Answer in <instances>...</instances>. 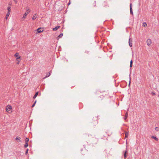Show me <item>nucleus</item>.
Listing matches in <instances>:
<instances>
[{
  "label": "nucleus",
  "mask_w": 159,
  "mask_h": 159,
  "mask_svg": "<svg viewBox=\"0 0 159 159\" xmlns=\"http://www.w3.org/2000/svg\"><path fill=\"white\" fill-rule=\"evenodd\" d=\"M90 141L91 143L93 145H95L97 143L98 140L95 137H93V138L91 139Z\"/></svg>",
  "instance_id": "1"
},
{
  "label": "nucleus",
  "mask_w": 159,
  "mask_h": 159,
  "mask_svg": "<svg viewBox=\"0 0 159 159\" xmlns=\"http://www.w3.org/2000/svg\"><path fill=\"white\" fill-rule=\"evenodd\" d=\"M146 43H147V45L148 46H150L151 45V43H152V41H151V39H148L147 40Z\"/></svg>",
  "instance_id": "2"
},
{
  "label": "nucleus",
  "mask_w": 159,
  "mask_h": 159,
  "mask_svg": "<svg viewBox=\"0 0 159 159\" xmlns=\"http://www.w3.org/2000/svg\"><path fill=\"white\" fill-rule=\"evenodd\" d=\"M15 57H16V59H20V60H21V57L19 56V53H16L15 54Z\"/></svg>",
  "instance_id": "3"
},
{
  "label": "nucleus",
  "mask_w": 159,
  "mask_h": 159,
  "mask_svg": "<svg viewBox=\"0 0 159 159\" xmlns=\"http://www.w3.org/2000/svg\"><path fill=\"white\" fill-rule=\"evenodd\" d=\"M11 106L9 105H8L7 106L6 110V111L8 112L11 109Z\"/></svg>",
  "instance_id": "4"
},
{
  "label": "nucleus",
  "mask_w": 159,
  "mask_h": 159,
  "mask_svg": "<svg viewBox=\"0 0 159 159\" xmlns=\"http://www.w3.org/2000/svg\"><path fill=\"white\" fill-rule=\"evenodd\" d=\"M20 139L21 138L19 136H17L16 138V140L18 142H21Z\"/></svg>",
  "instance_id": "5"
},
{
  "label": "nucleus",
  "mask_w": 159,
  "mask_h": 159,
  "mask_svg": "<svg viewBox=\"0 0 159 159\" xmlns=\"http://www.w3.org/2000/svg\"><path fill=\"white\" fill-rule=\"evenodd\" d=\"M37 31L38 33H40L42 32L43 30L41 28H39L37 30Z\"/></svg>",
  "instance_id": "6"
},
{
  "label": "nucleus",
  "mask_w": 159,
  "mask_h": 159,
  "mask_svg": "<svg viewBox=\"0 0 159 159\" xmlns=\"http://www.w3.org/2000/svg\"><path fill=\"white\" fill-rule=\"evenodd\" d=\"M60 27V26H56L55 28H53V31H56Z\"/></svg>",
  "instance_id": "7"
},
{
  "label": "nucleus",
  "mask_w": 159,
  "mask_h": 159,
  "mask_svg": "<svg viewBox=\"0 0 159 159\" xmlns=\"http://www.w3.org/2000/svg\"><path fill=\"white\" fill-rule=\"evenodd\" d=\"M86 152V151L85 149H82L81 151V153L82 154L84 155L85 154V153Z\"/></svg>",
  "instance_id": "8"
},
{
  "label": "nucleus",
  "mask_w": 159,
  "mask_h": 159,
  "mask_svg": "<svg viewBox=\"0 0 159 159\" xmlns=\"http://www.w3.org/2000/svg\"><path fill=\"white\" fill-rule=\"evenodd\" d=\"M132 42V40H131L129 38V45L130 47H131L132 45V43H131Z\"/></svg>",
  "instance_id": "9"
},
{
  "label": "nucleus",
  "mask_w": 159,
  "mask_h": 159,
  "mask_svg": "<svg viewBox=\"0 0 159 159\" xmlns=\"http://www.w3.org/2000/svg\"><path fill=\"white\" fill-rule=\"evenodd\" d=\"M37 15L36 14H34V15L33 16V17H32V19L33 20H34L36 19V18H37L36 16Z\"/></svg>",
  "instance_id": "10"
},
{
  "label": "nucleus",
  "mask_w": 159,
  "mask_h": 159,
  "mask_svg": "<svg viewBox=\"0 0 159 159\" xmlns=\"http://www.w3.org/2000/svg\"><path fill=\"white\" fill-rule=\"evenodd\" d=\"M38 92H36L35 93V94L33 98L34 99L35 98L38 96Z\"/></svg>",
  "instance_id": "11"
},
{
  "label": "nucleus",
  "mask_w": 159,
  "mask_h": 159,
  "mask_svg": "<svg viewBox=\"0 0 159 159\" xmlns=\"http://www.w3.org/2000/svg\"><path fill=\"white\" fill-rule=\"evenodd\" d=\"M151 138L152 139H154L155 140L157 141H158V139L156 137H155V136H153L151 137Z\"/></svg>",
  "instance_id": "12"
},
{
  "label": "nucleus",
  "mask_w": 159,
  "mask_h": 159,
  "mask_svg": "<svg viewBox=\"0 0 159 159\" xmlns=\"http://www.w3.org/2000/svg\"><path fill=\"white\" fill-rule=\"evenodd\" d=\"M29 13V12H25L23 15V18H25L26 17L27 15Z\"/></svg>",
  "instance_id": "13"
},
{
  "label": "nucleus",
  "mask_w": 159,
  "mask_h": 159,
  "mask_svg": "<svg viewBox=\"0 0 159 159\" xmlns=\"http://www.w3.org/2000/svg\"><path fill=\"white\" fill-rule=\"evenodd\" d=\"M10 13L9 12H7V14H6L5 18L6 19H7L8 18V17L9 16L10 14Z\"/></svg>",
  "instance_id": "14"
},
{
  "label": "nucleus",
  "mask_w": 159,
  "mask_h": 159,
  "mask_svg": "<svg viewBox=\"0 0 159 159\" xmlns=\"http://www.w3.org/2000/svg\"><path fill=\"white\" fill-rule=\"evenodd\" d=\"M128 113L127 112H126L125 114V117L124 118V120H126V119H127V118L128 117Z\"/></svg>",
  "instance_id": "15"
},
{
  "label": "nucleus",
  "mask_w": 159,
  "mask_h": 159,
  "mask_svg": "<svg viewBox=\"0 0 159 159\" xmlns=\"http://www.w3.org/2000/svg\"><path fill=\"white\" fill-rule=\"evenodd\" d=\"M128 134H129L128 132H126L125 133V138H127L128 137Z\"/></svg>",
  "instance_id": "16"
},
{
  "label": "nucleus",
  "mask_w": 159,
  "mask_h": 159,
  "mask_svg": "<svg viewBox=\"0 0 159 159\" xmlns=\"http://www.w3.org/2000/svg\"><path fill=\"white\" fill-rule=\"evenodd\" d=\"M7 10H8V11L7 12H9L10 13V11H11V7H8L7 8Z\"/></svg>",
  "instance_id": "17"
},
{
  "label": "nucleus",
  "mask_w": 159,
  "mask_h": 159,
  "mask_svg": "<svg viewBox=\"0 0 159 159\" xmlns=\"http://www.w3.org/2000/svg\"><path fill=\"white\" fill-rule=\"evenodd\" d=\"M143 25L144 27H146L147 26V25L146 22H144L143 23Z\"/></svg>",
  "instance_id": "18"
},
{
  "label": "nucleus",
  "mask_w": 159,
  "mask_h": 159,
  "mask_svg": "<svg viewBox=\"0 0 159 159\" xmlns=\"http://www.w3.org/2000/svg\"><path fill=\"white\" fill-rule=\"evenodd\" d=\"M29 140L28 138H26L25 139V143H28Z\"/></svg>",
  "instance_id": "19"
},
{
  "label": "nucleus",
  "mask_w": 159,
  "mask_h": 159,
  "mask_svg": "<svg viewBox=\"0 0 159 159\" xmlns=\"http://www.w3.org/2000/svg\"><path fill=\"white\" fill-rule=\"evenodd\" d=\"M28 146V143H25V144L24 145V147L25 148H26Z\"/></svg>",
  "instance_id": "20"
},
{
  "label": "nucleus",
  "mask_w": 159,
  "mask_h": 159,
  "mask_svg": "<svg viewBox=\"0 0 159 159\" xmlns=\"http://www.w3.org/2000/svg\"><path fill=\"white\" fill-rule=\"evenodd\" d=\"M130 14H131L132 15H133V11L132 10V9H130Z\"/></svg>",
  "instance_id": "21"
},
{
  "label": "nucleus",
  "mask_w": 159,
  "mask_h": 159,
  "mask_svg": "<svg viewBox=\"0 0 159 159\" xmlns=\"http://www.w3.org/2000/svg\"><path fill=\"white\" fill-rule=\"evenodd\" d=\"M63 33H61L58 36V37H59V38H61L62 36H63Z\"/></svg>",
  "instance_id": "22"
},
{
  "label": "nucleus",
  "mask_w": 159,
  "mask_h": 159,
  "mask_svg": "<svg viewBox=\"0 0 159 159\" xmlns=\"http://www.w3.org/2000/svg\"><path fill=\"white\" fill-rule=\"evenodd\" d=\"M93 6L94 7H95L96 6V2H95V1L93 2Z\"/></svg>",
  "instance_id": "23"
},
{
  "label": "nucleus",
  "mask_w": 159,
  "mask_h": 159,
  "mask_svg": "<svg viewBox=\"0 0 159 159\" xmlns=\"http://www.w3.org/2000/svg\"><path fill=\"white\" fill-rule=\"evenodd\" d=\"M36 101H35V102H34V103L32 106V107H33L34 106L36 103Z\"/></svg>",
  "instance_id": "24"
},
{
  "label": "nucleus",
  "mask_w": 159,
  "mask_h": 159,
  "mask_svg": "<svg viewBox=\"0 0 159 159\" xmlns=\"http://www.w3.org/2000/svg\"><path fill=\"white\" fill-rule=\"evenodd\" d=\"M50 75V73L48 75H47L45 77H44L43 79H45L47 77H49Z\"/></svg>",
  "instance_id": "25"
},
{
  "label": "nucleus",
  "mask_w": 159,
  "mask_h": 159,
  "mask_svg": "<svg viewBox=\"0 0 159 159\" xmlns=\"http://www.w3.org/2000/svg\"><path fill=\"white\" fill-rule=\"evenodd\" d=\"M155 130L157 131H159V128L157 127H155Z\"/></svg>",
  "instance_id": "26"
},
{
  "label": "nucleus",
  "mask_w": 159,
  "mask_h": 159,
  "mask_svg": "<svg viewBox=\"0 0 159 159\" xmlns=\"http://www.w3.org/2000/svg\"><path fill=\"white\" fill-rule=\"evenodd\" d=\"M126 151H125L124 154V157L125 158H126L127 157V156H126Z\"/></svg>",
  "instance_id": "27"
},
{
  "label": "nucleus",
  "mask_w": 159,
  "mask_h": 159,
  "mask_svg": "<svg viewBox=\"0 0 159 159\" xmlns=\"http://www.w3.org/2000/svg\"><path fill=\"white\" fill-rule=\"evenodd\" d=\"M28 150H29L28 149H27L26 151L25 152V154L26 155L28 153Z\"/></svg>",
  "instance_id": "28"
},
{
  "label": "nucleus",
  "mask_w": 159,
  "mask_h": 159,
  "mask_svg": "<svg viewBox=\"0 0 159 159\" xmlns=\"http://www.w3.org/2000/svg\"><path fill=\"white\" fill-rule=\"evenodd\" d=\"M132 3H130V5H129L130 9H132Z\"/></svg>",
  "instance_id": "29"
},
{
  "label": "nucleus",
  "mask_w": 159,
  "mask_h": 159,
  "mask_svg": "<svg viewBox=\"0 0 159 159\" xmlns=\"http://www.w3.org/2000/svg\"><path fill=\"white\" fill-rule=\"evenodd\" d=\"M27 11H28V12H30V10L29 9V8H27Z\"/></svg>",
  "instance_id": "30"
},
{
  "label": "nucleus",
  "mask_w": 159,
  "mask_h": 159,
  "mask_svg": "<svg viewBox=\"0 0 159 159\" xmlns=\"http://www.w3.org/2000/svg\"><path fill=\"white\" fill-rule=\"evenodd\" d=\"M20 61V60H17V63H16L17 64H19Z\"/></svg>",
  "instance_id": "31"
},
{
  "label": "nucleus",
  "mask_w": 159,
  "mask_h": 159,
  "mask_svg": "<svg viewBox=\"0 0 159 159\" xmlns=\"http://www.w3.org/2000/svg\"><path fill=\"white\" fill-rule=\"evenodd\" d=\"M84 52L85 53L88 54V53H89V52L88 51H85Z\"/></svg>",
  "instance_id": "32"
},
{
  "label": "nucleus",
  "mask_w": 159,
  "mask_h": 159,
  "mask_svg": "<svg viewBox=\"0 0 159 159\" xmlns=\"http://www.w3.org/2000/svg\"><path fill=\"white\" fill-rule=\"evenodd\" d=\"M13 0L15 3H17V0Z\"/></svg>",
  "instance_id": "33"
},
{
  "label": "nucleus",
  "mask_w": 159,
  "mask_h": 159,
  "mask_svg": "<svg viewBox=\"0 0 159 159\" xmlns=\"http://www.w3.org/2000/svg\"><path fill=\"white\" fill-rule=\"evenodd\" d=\"M151 94L152 95H155L156 94L154 92H152L151 93Z\"/></svg>",
  "instance_id": "34"
},
{
  "label": "nucleus",
  "mask_w": 159,
  "mask_h": 159,
  "mask_svg": "<svg viewBox=\"0 0 159 159\" xmlns=\"http://www.w3.org/2000/svg\"><path fill=\"white\" fill-rule=\"evenodd\" d=\"M133 61H132V60H131V61H130V64H133Z\"/></svg>",
  "instance_id": "35"
},
{
  "label": "nucleus",
  "mask_w": 159,
  "mask_h": 159,
  "mask_svg": "<svg viewBox=\"0 0 159 159\" xmlns=\"http://www.w3.org/2000/svg\"><path fill=\"white\" fill-rule=\"evenodd\" d=\"M130 80H129V86L130 85Z\"/></svg>",
  "instance_id": "36"
},
{
  "label": "nucleus",
  "mask_w": 159,
  "mask_h": 159,
  "mask_svg": "<svg viewBox=\"0 0 159 159\" xmlns=\"http://www.w3.org/2000/svg\"><path fill=\"white\" fill-rule=\"evenodd\" d=\"M100 97V98H101V100H102V98H103V97H101V96H100V97Z\"/></svg>",
  "instance_id": "37"
},
{
  "label": "nucleus",
  "mask_w": 159,
  "mask_h": 159,
  "mask_svg": "<svg viewBox=\"0 0 159 159\" xmlns=\"http://www.w3.org/2000/svg\"><path fill=\"white\" fill-rule=\"evenodd\" d=\"M132 64H130V67H132Z\"/></svg>",
  "instance_id": "38"
},
{
  "label": "nucleus",
  "mask_w": 159,
  "mask_h": 159,
  "mask_svg": "<svg viewBox=\"0 0 159 159\" xmlns=\"http://www.w3.org/2000/svg\"><path fill=\"white\" fill-rule=\"evenodd\" d=\"M158 97H159V95H158Z\"/></svg>",
  "instance_id": "39"
}]
</instances>
